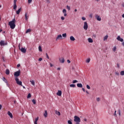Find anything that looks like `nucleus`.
Returning a JSON list of instances; mask_svg holds the SVG:
<instances>
[{
  "label": "nucleus",
  "instance_id": "f257e3e1",
  "mask_svg": "<svg viewBox=\"0 0 124 124\" xmlns=\"http://www.w3.org/2000/svg\"><path fill=\"white\" fill-rule=\"evenodd\" d=\"M16 23V20H15V18H14L12 21L9 22V26H10L11 29L12 30L15 29V27H16V25H15Z\"/></svg>",
  "mask_w": 124,
  "mask_h": 124
},
{
  "label": "nucleus",
  "instance_id": "f03ea898",
  "mask_svg": "<svg viewBox=\"0 0 124 124\" xmlns=\"http://www.w3.org/2000/svg\"><path fill=\"white\" fill-rule=\"evenodd\" d=\"M74 121V122H75L76 124H77L81 122V119H80V118H79V117L77 116H75Z\"/></svg>",
  "mask_w": 124,
  "mask_h": 124
},
{
  "label": "nucleus",
  "instance_id": "7ed1b4c3",
  "mask_svg": "<svg viewBox=\"0 0 124 124\" xmlns=\"http://www.w3.org/2000/svg\"><path fill=\"white\" fill-rule=\"evenodd\" d=\"M5 45H7V42L4 41L3 40H1L0 41V46H5Z\"/></svg>",
  "mask_w": 124,
  "mask_h": 124
},
{
  "label": "nucleus",
  "instance_id": "20e7f679",
  "mask_svg": "<svg viewBox=\"0 0 124 124\" xmlns=\"http://www.w3.org/2000/svg\"><path fill=\"white\" fill-rule=\"evenodd\" d=\"M15 80H16V84H17V85H19V86H23L22 85V81H19V78H16Z\"/></svg>",
  "mask_w": 124,
  "mask_h": 124
},
{
  "label": "nucleus",
  "instance_id": "39448f33",
  "mask_svg": "<svg viewBox=\"0 0 124 124\" xmlns=\"http://www.w3.org/2000/svg\"><path fill=\"white\" fill-rule=\"evenodd\" d=\"M20 73H21V72L20 71V70L15 72V74H14L15 77H18V76H20Z\"/></svg>",
  "mask_w": 124,
  "mask_h": 124
},
{
  "label": "nucleus",
  "instance_id": "423d86ee",
  "mask_svg": "<svg viewBox=\"0 0 124 124\" xmlns=\"http://www.w3.org/2000/svg\"><path fill=\"white\" fill-rule=\"evenodd\" d=\"M88 28H89V26H88V23L87 22H85L83 26V29L85 31H87V30H88Z\"/></svg>",
  "mask_w": 124,
  "mask_h": 124
},
{
  "label": "nucleus",
  "instance_id": "0eeeda50",
  "mask_svg": "<svg viewBox=\"0 0 124 124\" xmlns=\"http://www.w3.org/2000/svg\"><path fill=\"white\" fill-rule=\"evenodd\" d=\"M117 40L121 41V42H124V39L121 38L120 36H118L117 38Z\"/></svg>",
  "mask_w": 124,
  "mask_h": 124
},
{
  "label": "nucleus",
  "instance_id": "6e6552de",
  "mask_svg": "<svg viewBox=\"0 0 124 124\" xmlns=\"http://www.w3.org/2000/svg\"><path fill=\"white\" fill-rule=\"evenodd\" d=\"M62 13L64 14V16L65 17H66V16H67V14H66V10H65V9H63L62 10Z\"/></svg>",
  "mask_w": 124,
  "mask_h": 124
},
{
  "label": "nucleus",
  "instance_id": "1a4fd4ad",
  "mask_svg": "<svg viewBox=\"0 0 124 124\" xmlns=\"http://www.w3.org/2000/svg\"><path fill=\"white\" fill-rule=\"evenodd\" d=\"M62 35H59L57 36V37L56 38V40H59V39H62Z\"/></svg>",
  "mask_w": 124,
  "mask_h": 124
},
{
  "label": "nucleus",
  "instance_id": "9d476101",
  "mask_svg": "<svg viewBox=\"0 0 124 124\" xmlns=\"http://www.w3.org/2000/svg\"><path fill=\"white\" fill-rule=\"evenodd\" d=\"M8 116H9V117L12 119V118H13V115H12V113H11L10 111H8Z\"/></svg>",
  "mask_w": 124,
  "mask_h": 124
},
{
  "label": "nucleus",
  "instance_id": "9b49d317",
  "mask_svg": "<svg viewBox=\"0 0 124 124\" xmlns=\"http://www.w3.org/2000/svg\"><path fill=\"white\" fill-rule=\"evenodd\" d=\"M44 116L45 118H47L48 116V113L47 112V110H45V113H44Z\"/></svg>",
  "mask_w": 124,
  "mask_h": 124
},
{
  "label": "nucleus",
  "instance_id": "f8f14e48",
  "mask_svg": "<svg viewBox=\"0 0 124 124\" xmlns=\"http://www.w3.org/2000/svg\"><path fill=\"white\" fill-rule=\"evenodd\" d=\"M95 17L98 21H101V17H100L99 16L96 15Z\"/></svg>",
  "mask_w": 124,
  "mask_h": 124
},
{
  "label": "nucleus",
  "instance_id": "ddd939ff",
  "mask_svg": "<svg viewBox=\"0 0 124 124\" xmlns=\"http://www.w3.org/2000/svg\"><path fill=\"white\" fill-rule=\"evenodd\" d=\"M57 95L59 96H62V91L59 90L58 92L57 93Z\"/></svg>",
  "mask_w": 124,
  "mask_h": 124
},
{
  "label": "nucleus",
  "instance_id": "4468645a",
  "mask_svg": "<svg viewBox=\"0 0 124 124\" xmlns=\"http://www.w3.org/2000/svg\"><path fill=\"white\" fill-rule=\"evenodd\" d=\"M25 20L28 21L29 20V16H28V13H25Z\"/></svg>",
  "mask_w": 124,
  "mask_h": 124
},
{
  "label": "nucleus",
  "instance_id": "2eb2a0df",
  "mask_svg": "<svg viewBox=\"0 0 124 124\" xmlns=\"http://www.w3.org/2000/svg\"><path fill=\"white\" fill-rule=\"evenodd\" d=\"M60 62H61L62 63H63L64 62V58H62L59 59Z\"/></svg>",
  "mask_w": 124,
  "mask_h": 124
},
{
  "label": "nucleus",
  "instance_id": "dca6fc26",
  "mask_svg": "<svg viewBox=\"0 0 124 124\" xmlns=\"http://www.w3.org/2000/svg\"><path fill=\"white\" fill-rule=\"evenodd\" d=\"M70 40H71V41H75V38H74V37H73V36H71L70 37Z\"/></svg>",
  "mask_w": 124,
  "mask_h": 124
},
{
  "label": "nucleus",
  "instance_id": "f3484780",
  "mask_svg": "<svg viewBox=\"0 0 124 124\" xmlns=\"http://www.w3.org/2000/svg\"><path fill=\"white\" fill-rule=\"evenodd\" d=\"M77 87H78V88H83V85L81 83H78Z\"/></svg>",
  "mask_w": 124,
  "mask_h": 124
},
{
  "label": "nucleus",
  "instance_id": "a211bd4d",
  "mask_svg": "<svg viewBox=\"0 0 124 124\" xmlns=\"http://www.w3.org/2000/svg\"><path fill=\"white\" fill-rule=\"evenodd\" d=\"M21 52H22V53H26V49H25V48H23V47L21 48Z\"/></svg>",
  "mask_w": 124,
  "mask_h": 124
},
{
  "label": "nucleus",
  "instance_id": "6ab92c4d",
  "mask_svg": "<svg viewBox=\"0 0 124 124\" xmlns=\"http://www.w3.org/2000/svg\"><path fill=\"white\" fill-rule=\"evenodd\" d=\"M21 9L19 8L17 11H16V13L17 14V15H19L20 14V12H21Z\"/></svg>",
  "mask_w": 124,
  "mask_h": 124
},
{
  "label": "nucleus",
  "instance_id": "aec40b11",
  "mask_svg": "<svg viewBox=\"0 0 124 124\" xmlns=\"http://www.w3.org/2000/svg\"><path fill=\"white\" fill-rule=\"evenodd\" d=\"M55 114L58 115V116H61V112H60V111H58V110H55Z\"/></svg>",
  "mask_w": 124,
  "mask_h": 124
},
{
  "label": "nucleus",
  "instance_id": "412c9836",
  "mask_svg": "<svg viewBox=\"0 0 124 124\" xmlns=\"http://www.w3.org/2000/svg\"><path fill=\"white\" fill-rule=\"evenodd\" d=\"M88 42H89V43H93V39L91 38H88Z\"/></svg>",
  "mask_w": 124,
  "mask_h": 124
},
{
  "label": "nucleus",
  "instance_id": "4be33fe9",
  "mask_svg": "<svg viewBox=\"0 0 124 124\" xmlns=\"http://www.w3.org/2000/svg\"><path fill=\"white\" fill-rule=\"evenodd\" d=\"M10 73V71L8 69L6 70V74L7 75H9V74Z\"/></svg>",
  "mask_w": 124,
  "mask_h": 124
},
{
  "label": "nucleus",
  "instance_id": "5701e85b",
  "mask_svg": "<svg viewBox=\"0 0 124 124\" xmlns=\"http://www.w3.org/2000/svg\"><path fill=\"white\" fill-rule=\"evenodd\" d=\"M31 29H29L26 31V33H29V32H31Z\"/></svg>",
  "mask_w": 124,
  "mask_h": 124
},
{
  "label": "nucleus",
  "instance_id": "b1692460",
  "mask_svg": "<svg viewBox=\"0 0 124 124\" xmlns=\"http://www.w3.org/2000/svg\"><path fill=\"white\" fill-rule=\"evenodd\" d=\"M30 82L33 86H34L35 83L34 82V80H30Z\"/></svg>",
  "mask_w": 124,
  "mask_h": 124
},
{
  "label": "nucleus",
  "instance_id": "393cba45",
  "mask_svg": "<svg viewBox=\"0 0 124 124\" xmlns=\"http://www.w3.org/2000/svg\"><path fill=\"white\" fill-rule=\"evenodd\" d=\"M117 50V47H116V46L113 47V48L112 49V51L113 52H116V51Z\"/></svg>",
  "mask_w": 124,
  "mask_h": 124
},
{
  "label": "nucleus",
  "instance_id": "a878e982",
  "mask_svg": "<svg viewBox=\"0 0 124 124\" xmlns=\"http://www.w3.org/2000/svg\"><path fill=\"white\" fill-rule=\"evenodd\" d=\"M120 75H121V76H124V71H122L120 72Z\"/></svg>",
  "mask_w": 124,
  "mask_h": 124
},
{
  "label": "nucleus",
  "instance_id": "bb28decb",
  "mask_svg": "<svg viewBox=\"0 0 124 124\" xmlns=\"http://www.w3.org/2000/svg\"><path fill=\"white\" fill-rule=\"evenodd\" d=\"M2 80L4 81V82H5V83L7 84V80L5 79V78H3Z\"/></svg>",
  "mask_w": 124,
  "mask_h": 124
},
{
  "label": "nucleus",
  "instance_id": "cd10ccee",
  "mask_svg": "<svg viewBox=\"0 0 124 124\" xmlns=\"http://www.w3.org/2000/svg\"><path fill=\"white\" fill-rule=\"evenodd\" d=\"M62 36L63 37H64V38H66V33H63L62 34Z\"/></svg>",
  "mask_w": 124,
  "mask_h": 124
},
{
  "label": "nucleus",
  "instance_id": "c85d7f7f",
  "mask_svg": "<svg viewBox=\"0 0 124 124\" xmlns=\"http://www.w3.org/2000/svg\"><path fill=\"white\" fill-rule=\"evenodd\" d=\"M16 8H17V5H16V4H14V9L15 10H16Z\"/></svg>",
  "mask_w": 124,
  "mask_h": 124
},
{
  "label": "nucleus",
  "instance_id": "c756f323",
  "mask_svg": "<svg viewBox=\"0 0 124 124\" xmlns=\"http://www.w3.org/2000/svg\"><path fill=\"white\" fill-rule=\"evenodd\" d=\"M108 38V36L106 35L104 37V41H105Z\"/></svg>",
  "mask_w": 124,
  "mask_h": 124
},
{
  "label": "nucleus",
  "instance_id": "7c9ffc66",
  "mask_svg": "<svg viewBox=\"0 0 124 124\" xmlns=\"http://www.w3.org/2000/svg\"><path fill=\"white\" fill-rule=\"evenodd\" d=\"M30 97H31V93H29L27 96V98H30Z\"/></svg>",
  "mask_w": 124,
  "mask_h": 124
},
{
  "label": "nucleus",
  "instance_id": "2f4dec72",
  "mask_svg": "<svg viewBox=\"0 0 124 124\" xmlns=\"http://www.w3.org/2000/svg\"><path fill=\"white\" fill-rule=\"evenodd\" d=\"M70 87L71 88H75V84H70Z\"/></svg>",
  "mask_w": 124,
  "mask_h": 124
},
{
  "label": "nucleus",
  "instance_id": "473e14b6",
  "mask_svg": "<svg viewBox=\"0 0 124 124\" xmlns=\"http://www.w3.org/2000/svg\"><path fill=\"white\" fill-rule=\"evenodd\" d=\"M91 62V59L89 58L86 60V62H87V63H89V62Z\"/></svg>",
  "mask_w": 124,
  "mask_h": 124
},
{
  "label": "nucleus",
  "instance_id": "72a5a7b5",
  "mask_svg": "<svg viewBox=\"0 0 124 124\" xmlns=\"http://www.w3.org/2000/svg\"><path fill=\"white\" fill-rule=\"evenodd\" d=\"M39 51H40V52H42V48L41 46H39Z\"/></svg>",
  "mask_w": 124,
  "mask_h": 124
},
{
  "label": "nucleus",
  "instance_id": "f704fd0d",
  "mask_svg": "<svg viewBox=\"0 0 124 124\" xmlns=\"http://www.w3.org/2000/svg\"><path fill=\"white\" fill-rule=\"evenodd\" d=\"M32 102H33V104H36V101L35 100L33 99Z\"/></svg>",
  "mask_w": 124,
  "mask_h": 124
},
{
  "label": "nucleus",
  "instance_id": "c9c22d12",
  "mask_svg": "<svg viewBox=\"0 0 124 124\" xmlns=\"http://www.w3.org/2000/svg\"><path fill=\"white\" fill-rule=\"evenodd\" d=\"M66 8H67V9H68V10H69V11L70 10V6L67 5Z\"/></svg>",
  "mask_w": 124,
  "mask_h": 124
},
{
  "label": "nucleus",
  "instance_id": "e433bc0d",
  "mask_svg": "<svg viewBox=\"0 0 124 124\" xmlns=\"http://www.w3.org/2000/svg\"><path fill=\"white\" fill-rule=\"evenodd\" d=\"M46 1L47 3H51V1L50 0H46Z\"/></svg>",
  "mask_w": 124,
  "mask_h": 124
},
{
  "label": "nucleus",
  "instance_id": "4c0bfd02",
  "mask_svg": "<svg viewBox=\"0 0 124 124\" xmlns=\"http://www.w3.org/2000/svg\"><path fill=\"white\" fill-rule=\"evenodd\" d=\"M78 82V81H77V80H74L73 81V83L75 84V83H77Z\"/></svg>",
  "mask_w": 124,
  "mask_h": 124
},
{
  "label": "nucleus",
  "instance_id": "58836bf2",
  "mask_svg": "<svg viewBox=\"0 0 124 124\" xmlns=\"http://www.w3.org/2000/svg\"><path fill=\"white\" fill-rule=\"evenodd\" d=\"M115 74L116 75H117L118 76H119L120 75V73L118 72H115Z\"/></svg>",
  "mask_w": 124,
  "mask_h": 124
},
{
  "label": "nucleus",
  "instance_id": "ea45409f",
  "mask_svg": "<svg viewBox=\"0 0 124 124\" xmlns=\"http://www.w3.org/2000/svg\"><path fill=\"white\" fill-rule=\"evenodd\" d=\"M86 88H87L88 90H90V89H91V87H90L89 85H87Z\"/></svg>",
  "mask_w": 124,
  "mask_h": 124
},
{
  "label": "nucleus",
  "instance_id": "a19ab883",
  "mask_svg": "<svg viewBox=\"0 0 124 124\" xmlns=\"http://www.w3.org/2000/svg\"><path fill=\"white\" fill-rule=\"evenodd\" d=\"M68 124H72V122H71V121H70V120H68Z\"/></svg>",
  "mask_w": 124,
  "mask_h": 124
},
{
  "label": "nucleus",
  "instance_id": "79ce46f5",
  "mask_svg": "<svg viewBox=\"0 0 124 124\" xmlns=\"http://www.w3.org/2000/svg\"><path fill=\"white\" fill-rule=\"evenodd\" d=\"M38 120H39V118L38 117L36 118L35 120V122L37 123V121H38Z\"/></svg>",
  "mask_w": 124,
  "mask_h": 124
},
{
  "label": "nucleus",
  "instance_id": "37998d69",
  "mask_svg": "<svg viewBox=\"0 0 124 124\" xmlns=\"http://www.w3.org/2000/svg\"><path fill=\"white\" fill-rule=\"evenodd\" d=\"M81 19H82V20H83V21H85V20H86V18L84 17H82Z\"/></svg>",
  "mask_w": 124,
  "mask_h": 124
},
{
  "label": "nucleus",
  "instance_id": "c03bdc74",
  "mask_svg": "<svg viewBox=\"0 0 124 124\" xmlns=\"http://www.w3.org/2000/svg\"><path fill=\"white\" fill-rule=\"evenodd\" d=\"M31 1H32V0H28V3H31Z\"/></svg>",
  "mask_w": 124,
  "mask_h": 124
},
{
  "label": "nucleus",
  "instance_id": "a18cd8bd",
  "mask_svg": "<svg viewBox=\"0 0 124 124\" xmlns=\"http://www.w3.org/2000/svg\"><path fill=\"white\" fill-rule=\"evenodd\" d=\"M96 100H97V101H100V98H99V97L96 98Z\"/></svg>",
  "mask_w": 124,
  "mask_h": 124
},
{
  "label": "nucleus",
  "instance_id": "49530a36",
  "mask_svg": "<svg viewBox=\"0 0 124 124\" xmlns=\"http://www.w3.org/2000/svg\"><path fill=\"white\" fill-rule=\"evenodd\" d=\"M61 20H62V21H63V20H64V17L62 16V17H61Z\"/></svg>",
  "mask_w": 124,
  "mask_h": 124
},
{
  "label": "nucleus",
  "instance_id": "de8ad7c7",
  "mask_svg": "<svg viewBox=\"0 0 124 124\" xmlns=\"http://www.w3.org/2000/svg\"><path fill=\"white\" fill-rule=\"evenodd\" d=\"M117 66L118 68H120V64L117 63Z\"/></svg>",
  "mask_w": 124,
  "mask_h": 124
},
{
  "label": "nucleus",
  "instance_id": "09e8293b",
  "mask_svg": "<svg viewBox=\"0 0 124 124\" xmlns=\"http://www.w3.org/2000/svg\"><path fill=\"white\" fill-rule=\"evenodd\" d=\"M89 17H90V18H93V14H90V15H89Z\"/></svg>",
  "mask_w": 124,
  "mask_h": 124
},
{
  "label": "nucleus",
  "instance_id": "8fccbe9b",
  "mask_svg": "<svg viewBox=\"0 0 124 124\" xmlns=\"http://www.w3.org/2000/svg\"><path fill=\"white\" fill-rule=\"evenodd\" d=\"M46 55L47 59L49 60V56H48V54L46 53Z\"/></svg>",
  "mask_w": 124,
  "mask_h": 124
},
{
  "label": "nucleus",
  "instance_id": "3c124183",
  "mask_svg": "<svg viewBox=\"0 0 124 124\" xmlns=\"http://www.w3.org/2000/svg\"><path fill=\"white\" fill-rule=\"evenodd\" d=\"M16 2H17V0H14V4H16Z\"/></svg>",
  "mask_w": 124,
  "mask_h": 124
},
{
  "label": "nucleus",
  "instance_id": "603ef678",
  "mask_svg": "<svg viewBox=\"0 0 124 124\" xmlns=\"http://www.w3.org/2000/svg\"><path fill=\"white\" fill-rule=\"evenodd\" d=\"M41 61H42V58H40L39 59V62H41Z\"/></svg>",
  "mask_w": 124,
  "mask_h": 124
},
{
  "label": "nucleus",
  "instance_id": "864d4df0",
  "mask_svg": "<svg viewBox=\"0 0 124 124\" xmlns=\"http://www.w3.org/2000/svg\"><path fill=\"white\" fill-rule=\"evenodd\" d=\"M67 62L68 63H70V62H71L69 60H68L67 61Z\"/></svg>",
  "mask_w": 124,
  "mask_h": 124
},
{
  "label": "nucleus",
  "instance_id": "5fc2aeb1",
  "mask_svg": "<svg viewBox=\"0 0 124 124\" xmlns=\"http://www.w3.org/2000/svg\"><path fill=\"white\" fill-rule=\"evenodd\" d=\"M116 112H117V110H115V113H114V116H115V117H116V116H117V114H116Z\"/></svg>",
  "mask_w": 124,
  "mask_h": 124
},
{
  "label": "nucleus",
  "instance_id": "6e6d98bb",
  "mask_svg": "<svg viewBox=\"0 0 124 124\" xmlns=\"http://www.w3.org/2000/svg\"><path fill=\"white\" fill-rule=\"evenodd\" d=\"M50 65L51 67H53V65L52 63H50Z\"/></svg>",
  "mask_w": 124,
  "mask_h": 124
},
{
  "label": "nucleus",
  "instance_id": "4d7b16f0",
  "mask_svg": "<svg viewBox=\"0 0 124 124\" xmlns=\"http://www.w3.org/2000/svg\"><path fill=\"white\" fill-rule=\"evenodd\" d=\"M1 108H2V106L0 105V110H1Z\"/></svg>",
  "mask_w": 124,
  "mask_h": 124
},
{
  "label": "nucleus",
  "instance_id": "13d9d810",
  "mask_svg": "<svg viewBox=\"0 0 124 124\" xmlns=\"http://www.w3.org/2000/svg\"><path fill=\"white\" fill-rule=\"evenodd\" d=\"M119 116H121V111L119 110Z\"/></svg>",
  "mask_w": 124,
  "mask_h": 124
},
{
  "label": "nucleus",
  "instance_id": "bf43d9fd",
  "mask_svg": "<svg viewBox=\"0 0 124 124\" xmlns=\"http://www.w3.org/2000/svg\"><path fill=\"white\" fill-rule=\"evenodd\" d=\"M20 64H18L17 65V67H20Z\"/></svg>",
  "mask_w": 124,
  "mask_h": 124
},
{
  "label": "nucleus",
  "instance_id": "052dcab7",
  "mask_svg": "<svg viewBox=\"0 0 124 124\" xmlns=\"http://www.w3.org/2000/svg\"><path fill=\"white\" fill-rule=\"evenodd\" d=\"M82 90L83 92H86L84 88H82Z\"/></svg>",
  "mask_w": 124,
  "mask_h": 124
},
{
  "label": "nucleus",
  "instance_id": "680f3d73",
  "mask_svg": "<svg viewBox=\"0 0 124 124\" xmlns=\"http://www.w3.org/2000/svg\"><path fill=\"white\" fill-rule=\"evenodd\" d=\"M86 93H88V94H89L90 93L88 92V91H86Z\"/></svg>",
  "mask_w": 124,
  "mask_h": 124
},
{
  "label": "nucleus",
  "instance_id": "e2e57ef3",
  "mask_svg": "<svg viewBox=\"0 0 124 124\" xmlns=\"http://www.w3.org/2000/svg\"><path fill=\"white\" fill-rule=\"evenodd\" d=\"M123 46H124V41L122 43Z\"/></svg>",
  "mask_w": 124,
  "mask_h": 124
},
{
  "label": "nucleus",
  "instance_id": "0e129e2a",
  "mask_svg": "<svg viewBox=\"0 0 124 124\" xmlns=\"http://www.w3.org/2000/svg\"><path fill=\"white\" fill-rule=\"evenodd\" d=\"M57 70H61V68H58Z\"/></svg>",
  "mask_w": 124,
  "mask_h": 124
},
{
  "label": "nucleus",
  "instance_id": "69168bd1",
  "mask_svg": "<svg viewBox=\"0 0 124 124\" xmlns=\"http://www.w3.org/2000/svg\"><path fill=\"white\" fill-rule=\"evenodd\" d=\"M122 6H123V7H124V3H123V4H122Z\"/></svg>",
  "mask_w": 124,
  "mask_h": 124
},
{
  "label": "nucleus",
  "instance_id": "338daca9",
  "mask_svg": "<svg viewBox=\"0 0 124 124\" xmlns=\"http://www.w3.org/2000/svg\"><path fill=\"white\" fill-rule=\"evenodd\" d=\"M123 18H124V14L122 15Z\"/></svg>",
  "mask_w": 124,
  "mask_h": 124
},
{
  "label": "nucleus",
  "instance_id": "774afa93",
  "mask_svg": "<svg viewBox=\"0 0 124 124\" xmlns=\"http://www.w3.org/2000/svg\"><path fill=\"white\" fill-rule=\"evenodd\" d=\"M34 124H37V122H34Z\"/></svg>",
  "mask_w": 124,
  "mask_h": 124
}]
</instances>
